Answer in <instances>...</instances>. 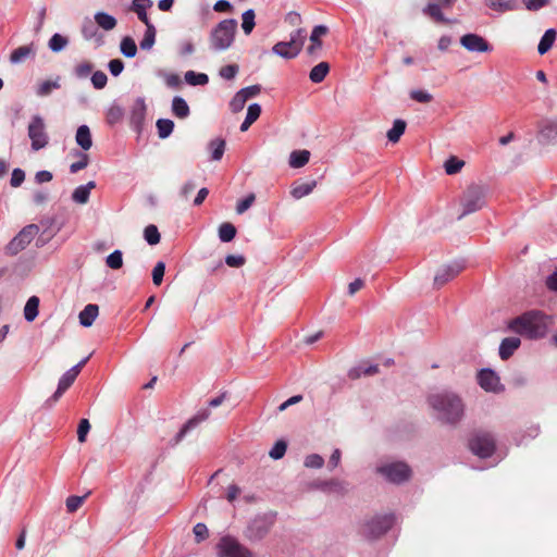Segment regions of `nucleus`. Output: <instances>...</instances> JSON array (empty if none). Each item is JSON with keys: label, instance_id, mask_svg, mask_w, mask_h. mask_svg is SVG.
Masks as SVG:
<instances>
[{"label": "nucleus", "instance_id": "a19ab883", "mask_svg": "<svg viewBox=\"0 0 557 557\" xmlns=\"http://www.w3.org/2000/svg\"><path fill=\"white\" fill-rule=\"evenodd\" d=\"M120 49L122 54L126 58H134L137 53L135 40L129 36H126L121 40Z\"/></svg>", "mask_w": 557, "mask_h": 557}, {"label": "nucleus", "instance_id": "9b49d317", "mask_svg": "<svg viewBox=\"0 0 557 557\" xmlns=\"http://www.w3.org/2000/svg\"><path fill=\"white\" fill-rule=\"evenodd\" d=\"M39 228L35 224L25 226L14 238L5 246V253L15 256L24 250L33 240Z\"/></svg>", "mask_w": 557, "mask_h": 557}, {"label": "nucleus", "instance_id": "a211bd4d", "mask_svg": "<svg viewBox=\"0 0 557 557\" xmlns=\"http://www.w3.org/2000/svg\"><path fill=\"white\" fill-rule=\"evenodd\" d=\"M152 0H133L129 10L136 13L138 20L148 26V24L152 23L148 17L147 10L152 8Z\"/></svg>", "mask_w": 557, "mask_h": 557}, {"label": "nucleus", "instance_id": "0eeeda50", "mask_svg": "<svg viewBox=\"0 0 557 557\" xmlns=\"http://www.w3.org/2000/svg\"><path fill=\"white\" fill-rule=\"evenodd\" d=\"M376 472L392 484H403L411 476V469L404 461L383 462L376 467Z\"/></svg>", "mask_w": 557, "mask_h": 557}, {"label": "nucleus", "instance_id": "c85d7f7f", "mask_svg": "<svg viewBox=\"0 0 557 557\" xmlns=\"http://www.w3.org/2000/svg\"><path fill=\"white\" fill-rule=\"evenodd\" d=\"M172 112L178 119H186L190 110L184 98L175 96L172 100Z\"/></svg>", "mask_w": 557, "mask_h": 557}, {"label": "nucleus", "instance_id": "412c9836", "mask_svg": "<svg viewBox=\"0 0 557 557\" xmlns=\"http://www.w3.org/2000/svg\"><path fill=\"white\" fill-rule=\"evenodd\" d=\"M379 373V366L377 364H370L368 362H362L358 364L357 367L351 368L348 371V377L350 380H357L360 379L362 375L370 376Z\"/></svg>", "mask_w": 557, "mask_h": 557}, {"label": "nucleus", "instance_id": "7ed1b4c3", "mask_svg": "<svg viewBox=\"0 0 557 557\" xmlns=\"http://www.w3.org/2000/svg\"><path fill=\"white\" fill-rule=\"evenodd\" d=\"M395 521L394 513L375 515L360 524L359 534L368 541L379 540L393 528Z\"/></svg>", "mask_w": 557, "mask_h": 557}, {"label": "nucleus", "instance_id": "0e129e2a", "mask_svg": "<svg viewBox=\"0 0 557 557\" xmlns=\"http://www.w3.org/2000/svg\"><path fill=\"white\" fill-rule=\"evenodd\" d=\"M193 532L195 534L196 542L199 543L208 537V528L205 523H197Z\"/></svg>", "mask_w": 557, "mask_h": 557}, {"label": "nucleus", "instance_id": "cd10ccee", "mask_svg": "<svg viewBox=\"0 0 557 557\" xmlns=\"http://www.w3.org/2000/svg\"><path fill=\"white\" fill-rule=\"evenodd\" d=\"M95 22L96 24L102 28L103 30H112L113 28H115L117 22H116V18L106 12H97L95 14Z\"/></svg>", "mask_w": 557, "mask_h": 557}, {"label": "nucleus", "instance_id": "39448f33", "mask_svg": "<svg viewBox=\"0 0 557 557\" xmlns=\"http://www.w3.org/2000/svg\"><path fill=\"white\" fill-rule=\"evenodd\" d=\"M486 189L482 185L471 184L463 191L460 198L462 212L458 219L481 210L485 206Z\"/></svg>", "mask_w": 557, "mask_h": 557}, {"label": "nucleus", "instance_id": "b1692460", "mask_svg": "<svg viewBox=\"0 0 557 557\" xmlns=\"http://www.w3.org/2000/svg\"><path fill=\"white\" fill-rule=\"evenodd\" d=\"M96 187V183L94 181L88 182L85 185H81L76 187L72 194V199L74 202L79 205H85L89 200L90 191Z\"/></svg>", "mask_w": 557, "mask_h": 557}, {"label": "nucleus", "instance_id": "8fccbe9b", "mask_svg": "<svg viewBox=\"0 0 557 557\" xmlns=\"http://www.w3.org/2000/svg\"><path fill=\"white\" fill-rule=\"evenodd\" d=\"M144 237L149 245H157L160 243V233L157 226L153 224H150L145 227Z\"/></svg>", "mask_w": 557, "mask_h": 557}, {"label": "nucleus", "instance_id": "aec40b11", "mask_svg": "<svg viewBox=\"0 0 557 557\" xmlns=\"http://www.w3.org/2000/svg\"><path fill=\"white\" fill-rule=\"evenodd\" d=\"M210 417L209 409L199 410L191 419H189L177 434V441H181L188 431L196 428L199 423L206 421Z\"/></svg>", "mask_w": 557, "mask_h": 557}, {"label": "nucleus", "instance_id": "1a4fd4ad", "mask_svg": "<svg viewBox=\"0 0 557 557\" xmlns=\"http://www.w3.org/2000/svg\"><path fill=\"white\" fill-rule=\"evenodd\" d=\"M27 135L30 139L32 149L38 151L49 144V136L46 132L45 120L40 115H34L27 126Z\"/></svg>", "mask_w": 557, "mask_h": 557}, {"label": "nucleus", "instance_id": "37998d69", "mask_svg": "<svg viewBox=\"0 0 557 557\" xmlns=\"http://www.w3.org/2000/svg\"><path fill=\"white\" fill-rule=\"evenodd\" d=\"M90 492H87L83 496L72 495L67 497L65 502L67 512H75L84 504V502L88 498Z\"/></svg>", "mask_w": 557, "mask_h": 557}, {"label": "nucleus", "instance_id": "de8ad7c7", "mask_svg": "<svg viewBox=\"0 0 557 557\" xmlns=\"http://www.w3.org/2000/svg\"><path fill=\"white\" fill-rule=\"evenodd\" d=\"M106 264L112 270H119L123 267V253L121 250H114L106 258Z\"/></svg>", "mask_w": 557, "mask_h": 557}, {"label": "nucleus", "instance_id": "9d476101", "mask_svg": "<svg viewBox=\"0 0 557 557\" xmlns=\"http://www.w3.org/2000/svg\"><path fill=\"white\" fill-rule=\"evenodd\" d=\"M495 447V438L487 432H478L469 441L470 450L480 458L491 457Z\"/></svg>", "mask_w": 557, "mask_h": 557}, {"label": "nucleus", "instance_id": "e2e57ef3", "mask_svg": "<svg viewBox=\"0 0 557 557\" xmlns=\"http://www.w3.org/2000/svg\"><path fill=\"white\" fill-rule=\"evenodd\" d=\"M255 199L256 198L253 194H250L246 198L242 199L236 206V212L238 214H243L252 206Z\"/></svg>", "mask_w": 557, "mask_h": 557}, {"label": "nucleus", "instance_id": "052dcab7", "mask_svg": "<svg viewBox=\"0 0 557 557\" xmlns=\"http://www.w3.org/2000/svg\"><path fill=\"white\" fill-rule=\"evenodd\" d=\"M90 430V423L87 419H82L77 428V440L79 443L86 442L87 434Z\"/></svg>", "mask_w": 557, "mask_h": 557}, {"label": "nucleus", "instance_id": "4c0bfd02", "mask_svg": "<svg viewBox=\"0 0 557 557\" xmlns=\"http://www.w3.org/2000/svg\"><path fill=\"white\" fill-rule=\"evenodd\" d=\"M487 5L498 12L512 11L517 8L516 0H487Z\"/></svg>", "mask_w": 557, "mask_h": 557}, {"label": "nucleus", "instance_id": "a878e982", "mask_svg": "<svg viewBox=\"0 0 557 557\" xmlns=\"http://www.w3.org/2000/svg\"><path fill=\"white\" fill-rule=\"evenodd\" d=\"M76 144L83 150H89L92 146L91 133L87 125H81L75 135Z\"/></svg>", "mask_w": 557, "mask_h": 557}, {"label": "nucleus", "instance_id": "3c124183", "mask_svg": "<svg viewBox=\"0 0 557 557\" xmlns=\"http://www.w3.org/2000/svg\"><path fill=\"white\" fill-rule=\"evenodd\" d=\"M59 88H60L59 79H55V81H45V82L39 84V86L37 88V95L40 96V97H45V96L50 95V92L53 89H59Z\"/></svg>", "mask_w": 557, "mask_h": 557}, {"label": "nucleus", "instance_id": "603ef678", "mask_svg": "<svg viewBox=\"0 0 557 557\" xmlns=\"http://www.w3.org/2000/svg\"><path fill=\"white\" fill-rule=\"evenodd\" d=\"M286 449H287L286 442L283 440H280L271 448V450L269 451V456L274 460L281 459L285 455Z\"/></svg>", "mask_w": 557, "mask_h": 557}, {"label": "nucleus", "instance_id": "79ce46f5", "mask_svg": "<svg viewBox=\"0 0 557 557\" xmlns=\"http://www.w3.org/2000/svg\"><path fill=\"white\" fill-rule=\"evenodd\" d=\"M158 135L160 138H168L174 128V122L169 119H159L156 123Z\"/></svg>", "mask_w": 557, "mask_h": 557}, {"label": "nucleus", "instance_id": "4d7b16f0", "mask_svg": "<svg viewBox=\"0 0 557 557\" xmlns=\"http://www.w3.org/2000/svg\"><path fill=\"white\" fill-rule=\"evenodd\" d=\"M108 77L104 72L96 71L91 75V84L96 89H102L106 87Z\"/></svg>", "mask_w": 557, "mask_h": 557}, {"label": "nucleus", "instance_id": "72a5a7b5", "mask_svg": "<svg viewBox=\"0 0 557 557\" xmlns=\"http://www.w3.org/2000/svg\"><path fill=\"white\" fill-rule=\"evenodd\" d=\"M330 71V65L327 62H320L315 66H313L310 71L309 78L312 83H321L324 81L325 76Z\"/></svg>", "mask_w": 557, "mask_h": 557}, {"label": "nucleus", "instance_id": "f03ea898", "mask_svg": "<svg viewBox=\"0 0 557 557\" xmlns=\"http://www.w3.org/2000/svg\"><path fill=\"white\" fill-rule=\"evenodd\" d=\"M508 327L528 338H542L548 330L547 317L539 310H531L511 320Z\"/></svg>", "mask_w": 557, "mask_h": 557}, {"label": "nucleus", "instance_id": "13d9d810", "mask_svg": "<svg viewBox=\"0 0 557 557\" xmlns=\"http://www.w3.org/2000/svg\"><path fill=\"white\" fill-rule=\"evenodd\" d=\"M94 65L90 62H82L74 69V73L78 78H86L92 72Z\"/></svg>", "mask_w": 557, "mask_h": 557}, {"label": "nucleus", "instance_id": "5fc2aeb1", "mask_svg": "<svg viewBox=\"0 0 557 557\" xmlns=\"http://www.w3.org/2000/svg\"><path fill=\"white\" fill-rule=\"evenodd\" d=\"M246 102L245 96L240 91H237L230 102V108L232 112L237 113L244 109Z\"/></svg>", "mask_w": 557, "mask_h": 557}, {"label": "nucleus", "instance_id": "ddd939ff", "mask_svg": "<svg viewBox=\"0 0 557 557\" xmlns=\"http://www.w3.org/2000/svg\"><path fill=\"white\" fill-rule=\"evenodd\" d=\"M465 269L462 261H454L440 268L434 276V286L441 288L455 278Z\"/></svg>", "mask_w": 557, "mask_h": 557}, {"label": "nucleus", "instance_id": "bf43d9fd", "mask_svg": "<svg viewBox=\"0 0 557 557\" xmlns=\"http://www.w3.org/2000/svg\"><path fill=\"white\" fill-rule=\"evenodd\" d=\"M411 99L421 103H429L432 101L433 96L425 90L416 89L410 92Z\"/></svg>", "mask_w": 557, "mask_h": 557}, {"label": "nucleus", "instance_id": "4be33fe9", "mask_svg": "<svg viewBox=\"0 0 557 557\" xmlns=\"http://www.w3.org/2000/svg\"><path fill=\"white\" fill-rule=\"evenodd\" d=\"M521 344L518 337H506L499 345V357L503 360L509 359Z\"/></svg>", "mask_w": 557, "mask_h": 557}, {"label": "nucleus", "instance_id": "a18cd8bd", "mask_svg": "<svg viewBox=\"0 0 557 557\" xmlns=\"http://www.w3.org/2000/svg\"><path fill=\"white\" fill-rule=\"evenodd\" d=\"M255 16V11L252 9H249L243 13L242 28L246 35H249L256 25Z\"/></svg>", "mask_w": 557, "mask_h": 557}, {"label": "nucleus", "instance_id": "c756f323", "mask_svg": "<svg viewBox=\"0 0 557 557\" xmlns=\"http://www.w3.org/2000/svg\"><path fill=\"white\" fill-rule=\"evenodd\" d=\"M310 159V151L308 150H295L289 156V166L299 169L306 165Z\"/></svg>", "mask_w": 557, "mask_h": 557}, {"label": "nucleus", "instance_id": "338daca9", "mask_svg": "<svg viewBox=\"0 0 557 557\" xmlns=\"http://www.w3.org/2000/svg\"><path fill=\"white\" fill-rule=\"evenodd\" d=\"M25 180V172L21 169H14L11 175L10 184L12 187H18Z\"/></svg>", "mask_w": 557, "mask_h": 557}, {"label": "nucleus", "instance_id": "ea45409f", "mask_svg": "<svg viewBox=\"0 0 557 557\" xmlns=\"http://www.w3.org/2000/svg\"><path fill=\"white\" fill-rule=\"evenodd\" d=\"M123 116H124V109L117 103H112L107 111V122L110 125H114V124L121 122Z\"/></svg>", "mask_w": 557, "mask_h": 557}, {"label": "nucleus", "instance_id": "2eb2a0df", "mask_svg": "<svg viewBox=\"0 0 557 557\" xmlns=\"http://www.w3.org/2000/svg\"><path fill=\"white\" fill-rule=\"evenodd\" d=\"M478 383L486 392L499 393L504 389L499 376L491 369H482L478 373Z\"/></svg>", "mask_w": 557, "mask_h": 557}, {"label": "nucleus", "instance_id": "5701e85b", "mask_svg": "<svg viewBox=\"0 0 557 557\" xmlns=\"http://www.w3.org/2000/svg\"><path fill=\"white\" fill-rule=\"evenodd\" d=\"M99 314V307L95 304L87 305L78 314L81 325L89 327Z\"/></svg>", "mask_w": 557, "mask_h": 557}, {"label": "nucleus", "instance_id": "6e6552de", "mask_svg": "<svg viewBox=\"0 0 557 557\" xmlns=\"http://www.w3.org/2000/svg\"><path fill=\"white\" fill-rule=\"evenodd\" d=\"M305 29L299 28L292 33L290 39L288 41H280L275 44L272 48V51L276 55L284 59H294L300 53L305 44Z\"/></svg>", "mask_w": 557, "mask_h": 557}, {"label": "nucleus", "instance_id": "49530a36", "mask_svg": "<svg viewBox=\"0 0 557 557\" xmlns=\"http://www.w3.org/2000/svg\"><path fill=\"white\" fill-rule=\"evenodd\" d=\"M185 81L191 86L206 85L209 81L208 75L203 73H196L188 71L185 74Z\"/></svg>", "mask_w": 557, "mask_h": 557}, {"label": "nucleus", "instance_id": "393cba45", "mask_svg": "<svg viewBox=\"0 0 557 557\" xmlns=\"http://www.w3.org/2000/svg\"><path fill=\"white\" fill-rule=\"evenodd\" d=\"M329 32V28L324 25H317L313 27L311 35H310V41L311 45L308 47V53L313 54L317 50H320L322 47V42L320 38L324 35H326Z\"/></svg>", "mask_w": 557, "mask_h": 557}, {"label": "nucleus", "instance_id": "f704fd0d", "mask_svg": "<svg viewBox=\"0 0 557 557\" xmlns=\"http://www.w3.org/2000/svg\"><path fill=\"white\" fill-rule=\"evenodd\" d=\"M225 140L220 137L214 138L209 143L208 149L211 151V159L213 161H219L222 159L225 151Z\"/></svg>", "mask_w": 557, "mask_h": 557}, {"label": "nucleus", "instance_id": "4468645a", "mask_svg": "<svg viewBox=\"0 0 557 557\" xmlns=\"http://www.w3.org/2000/svg\"><path fill=\"white\" fill-rule=\"evenodd\" d=\"M460 45L470 52H491L492 46L478 34H466L460 38Z\"/></svg>", "mask_w": 557, "mask_h": 557}, {"label": "nucleus", "instance_id": "423d86ee", "mask_svg": "<svg viewBox=\"0 0 557 557\" xmlns=\"http://www.w3.org/2000/svg\"><path fill=\"white\" fill-rule=\"evenodd\" d=\"M275 521L276 512L274 511L258 515L248 523L245 536L251 542H259L269 534Z\"/></svg>", "mask_w": 557, "mask_h": 557}, {"label": "nucleus", "instance_id": "2f4dec72", "mask_svg": "<svg viewBox=\"0 0 557 557\" xmlns=\"http://www.w3.org/2000/svg\"><path fill=\"white\" fill-rule=\"evenodd\" d=\"M406 122L401 119H397L393 123V127L388 129L386 136L388 140L393 144H396L399 141L400 137L404 135L406 131Z\"/></svg>", "mask_w": 557, "mask_h": 557}, {"label": "nucleus", "instance_id": "e433bc0d", "mask_svg": "<svg viewBox=\"0 0 557 557\" xmlns=\"http://www.w3.org/2000/svg\"><path fill=\"white\" fill-rule=\"evenodd\" d=\"M156 27L153 24L146 26L144 38L140 40L139 46L141 50H150L156 41Z\"/></svg>", "mask_w": 557, "mask_h": 557}, {"label": "nucleus", "instance_id": "c03bdc74", "mask_svg": "<svg viewBox=\"0 0 557 557\" xmlns=\"http://www.w3.org/2000/svg\"><path fill=\"white\" fill-rule=\"evenodd\" d=\"M67 44H69V40L66 37L60 35V34H54L49 39L48 46L52 52H60L67 46Z\"/></svg>", "mask_w": 557, "mask_h": 557}, {"label": "nucleus", "instance_id": "dca6fc26", "mask_svg": "<svg viewBox=\"0 0 557 557\" xmlns=\"http://www.w3.org/2000/svg\"><path fill=\"white\" fill-rule=\"evenodd\" d=\"M146 111L147 107L145 99L141 97L137 98L132 106L129 122L132 127L138 133L141 131L146 117Z\"/></svg>", "mask_w": 557, "mask_h": 557}, {"label": "nucleus", "instance_id": "09e8293b", "mask_svg": "<svg viewBox=\"0 0 557 557\" xmlns=\"http://www.w3.org/2000/svg\"><path fill=\"white\" fill-rule=\"evenodd\" d=\"M465 165V162L462 160H459L456 157H450L448 160L444 163L445 172L448 175H453L458 173Z\"/></svg>", "mask_w": 557, "mask_h": 557}, {"label": "nucleus", "instance_id": "473e14b6", "mask_svg": "<svg viewBox=\"0 0 557 557\" xmlns=\"http://www.w3.org/2000/svg\"><path fill=\"white\" fill-rule=\"evenodd\" d=\"M315 186H317V182L315 181H310V182H307V183L296 184V185L293 186V188L290 190V195L295 199H300V198L311 194L312 190L315 188Z\"/></svg>", "mask_w": 557, "mask_h": 557}, {"label": "nucleus", "instance_id": "58836bf2", "mask_svg": "<svg viewBox=\"0 0 557 557\" xmlns=\"http://www.w3.org/2000/svg\"><path fill=\"white\" fill-rule=\"evenodd\" d=\"M236 236V227L230 223L224 222L219 226V238L223 243L232 242Z\"/></svg>", "mask_w": 557, "mask_h": 557}, {"label": "nucleus", "instance_id": "6ab92c4d", "mask_svg": "<svg viewBox=\"0 0 557 557\" xmlns=\"http://www.w3.org/2000/svg\"><path fill=\"white\" fill-rule=\"evenodd\" d=\"M35 54L36 47L33 42L29 45L21 46L11 52L10 62L13 64H20L25 62L29 58H34Z\"/></svg>", "mask_w": 557, "mask_h": 557}, {"label": "nucleus", "instance_id": "c9c22d12", "mask_svg": "<svg viewBox=\"0 0 557 557\" xmlns=\"http://www.w3.org/2000/svg\"><path fill=\"white\" fill-rule=\"evenodd\" d=\"M39 298L32 296L24 307V318L28 322H33L38 315Z\"/></svg>", "mask_w": 557, "mask_h": 557}, {"label": "nucleus", "instance_id": "f257e3e1", "mask_svg": "<svg viewBox=\"0 0 557 557\" xmlns=\"http://www.w3.org/2000/svg\"><path fill=\"white\" fill-rule=\"evenodd\" d=\"M428 404L434 412L435 419L442 424L455 426L465 416L462 398L450 391H441L429 395Z\"/></svg>", "mask_w": 557, "mask_h": 557}, {"label": "nucleus", "instance_id": "864d4df0", "mask_svg": "<svg viewBox=\"0 0 557 557\" xmlns=\"http://www.w3.org/2000/svg\"><path fill=\"white\" fill-rule=\"evenodd\" d=\"M165 272V263L158 261L152 270V282L154 285H161Z\"/></svg>", "mask_w": 557, "mask_h": 557}, {"label": "nucleus", "instance_id": "680f3d73", "mask_svg": "<svg viewBox=\"0 0 557 557\" xmlns=\"http://www.w3.org/2000/svg\"><path fill=\"white\" fill-rule=\"evenodd\" d=\"M220 76L224 79H233L238 73V66L236 64H228L220 69Z\"/></svg>", "mask_w": 557, "mask_h": 557}, {"label": "nucleus", "instance_id": "69168bd1", "mask_svg": "<svg viewBox=\"0 0 557 557\" xmlns=\"http://www.w3.org/2000/svg\"><path fill=\"white\" fill-rule=\"evenodd\" d=\"M245 261L242 255H228L225 258V263L231 268H239L245 264Z\"/></svg>", "mask_w": 557, "mask_h": 557}, {"label": "nucleus", "instance_id": "6e6d98bb", "mask_svg": "<svg viewBox=\"0 0 557 557\" xmlns=\"http://www.w3.org/2000/svg\"><path fill=\"white\" fill-rule=\"evenodd\" d=\"M324 459L318 454L308 455L305 458L304 465L307 468L319 469L323 466Z\"/></svg>", "mask_w": 557, "mask_h": 557}, {"label": "nucleus", "instance_id": "f3484780", "mask_svg": "<svg viewBox=\"0 0 557 557\" xmlns=\"http://www.w3.org/2000/svg\"><path fill=\"white\" fill-rule=\"evenodd\" d=\"M76 377L77 376L74 373L67 370L59 380L58 388L54 394L47 400L48 405L51 406L52 404L57 403L65 393V391L74 383Z\"/></svg>", "mask_w": 557, "mask_h": 557}, {"label": "nucleus", "instance_id": "7c9ffc66", "mask_svg": "<svg viewBox=\"0 0 557 557\" xmlns=\"http://www.w3.org/2000/svg\"><path fill=\"white\" fill-rule=\"evenodd\" d=\"M442 7L443 5L440 3H429L423 9V13L437 23H450V21L444 16Z\"/></svg>", "mask_w": 557, "mask_h": 557}, {"label": "nucleus", "instance_id": "774afa93", "mask_svg": "<svg viewBox=\"0 0 557 557\" xmlns=\"http://www.w3.org/2000/svg\"><path fill=\"white\" fill-rule=\"evenodd\" d=\"M108 67L113 76H119L124 70V63L120 59H113L109 62Z\"/></svg>", "mask_w": 557, "mask_h": 557}, {"label": "nucleus", "instance_id": "f8f14e48", "mask_svg": "<svg viewBox=\"0 0 557 557\" xmlns=\"http://www.w3.org/2000/svg\"><path fill=\"white\" fill-rule=\"evenodd\" d=\"M219 557H253L251 550L232 536H223L218 544Z\"/></svg>", "mask_w": 557, "mask_h": 557}, {"label": "nucleus", "instance_id": "20e7f679", "mask_svg": "<svg viewBox=\"0 0 557 557\" xmlns=\"http://www.w3.org/2000/svg\"><path fill=\"white\" fill-rule=\"evenodd\" d=\"M237 28L234 18L221 21L210 34V46L215 51H223L231 47Z\"/></svg>", "mask_w": 557, "mask_h": 557}, {"label": "nucleus", "instance_id": "bb28decb", "mask_svg": "<svg viewBox=\"0 0 557 557\" xmlns=\"http://www.w3.org/2000/svg\"><path fill=\"white\" fill-rule=\"evenodd\" d=\"M557 37V32L554 28L547 29L544 35L542 36L539 46H537V52L543 55L546 52H548Z\"/></svg>", "mask_w": 557, "mask_h": 557}]
</instances>
